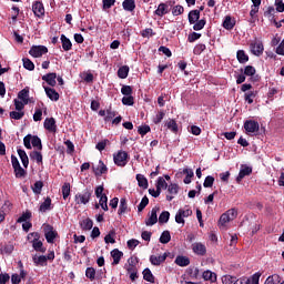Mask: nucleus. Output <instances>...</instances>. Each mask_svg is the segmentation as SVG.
Here are the masks:
<instances>
[{
  "label": "nucleus",
  "mask_w": 284,
  "mask_h": 284,
  "mask_svg": "<svg viewBox=\"0 0 284 284\" xmlns=\"http://www.w3.org/2000/svg\"><path fill=\"white\" fill-rule=\"evenodd\" d=\"M50 205H52V199L47 197L44 202L40 205L39 212H48V210H50Z\"/></svg>",
  "instance_id": "nucleus-37"
},
{
  "label": "nucleus",
  "mask_w": 284,
  "mask_h": 284,
  "mask_svg": "<svg viewBox=\"0 0 284 284\" xmlns=\"http://www.w3.org/2000/svg\"><path fill=\"white\" fill-rule=\"evenodd\" d=\"M237 61L240 63H247L250 61V57H247V54H245V51L239 50L237 51Z\"/></svg>",
  "instance_id": "nucleus-39"
},
{
  "label": "nucleus",
  "mask_w": 284,
  "mask_h": 284,
  "mask_svg": "<svg viewBox=\"0 0 284 284\" xmlns=\"http://www.w3.org/2000/svg\"><path fill=\"white\" fill-rule=\"evenodd\" d=\"M87 278H90V281H94L97 276V270L94 267H88L85 271Z\"/></svg>",
  "instance_id": "nucleus-46"
},
{
  "label": "nucleus",
  "mask_w": 284,
  "mask_h": 284,
  "mask_svg": "<svg viewBox=\"0 0 284 284\" xmlns=\"http://www.w3.org/2000/svg\"><path fill=\"white\" fill-rule=\"evenodd\" d=\"M18 155L21 160L23 168H28V165H30V160L28 159V154L23 150L19 149Z\"/></svg>",
  "instance_id": "nucleus-28"
},
{
  "label": "nucleus",
  "mask_w": 284,
  "mask_h": 284,
  "mask_svg": "<svg viewBox=\"0 0 284 284\" xmlns=\"http://www.w3.org/2000/svg\"><path fill=\"white\" fill-rule=\"evenodd\" d=\"M166 128L171 130V132H179V125L176 124V121L174 120H169L166 122Z\"/></svg>",
  "instance_id": "nucleus-45"
},
{
  "label": "nucleus",
  "mask_w": 284,
  "mask_h": 284,
  "mask_svg": "<svg viewBox=\"0 0 284 284\" xmlns=\"http://www.w3.org/2000/svg\"><path fill=\"white\" fill-rule=\"evenodd\" d=\"M29 54H31V57H34L36 59H39V57H41L42 54H48V47L45 45L32 47L29 51Z\"/></svg>",
  "instance_id": "nucleus-9"
},
{
  "label": "nucleus",
  "mask_w": 284,
  "mask_h": 284,
  "mask_svg": "<svg viewBox=\"0 0 284 284\" xmlns=\"http://www.w3.org/2000/svg\"><path fill=\"white\" fill-rule=\"evenodd\" d=\"M128 74H130V67L123 65L118 70L119 79H128Z\"/></svg>",
  "instance_id": "nucleus-31"
},
{
  "label": "nucleus",
  "mask_w": 284,
  "mask_h": 284,
  "mask_svg": "<svg viewBox=\"0 0 284 284\" xmlns=\"http://www.w3.org/2000/svg\"><path fill=\"white\" fill-rule=\"evenodd\" d=\"M214 185V176L209 175L205 178L203 186L204 187H212Z\"/></svg>",
  "instance_id": "nucleus-59"
},
{
  "label": "nucleus",
  "mask_w": 284,
  "mask_h": 284,
  "mask_svg": "<svg viewBox=\"0 0 284 284\" xmlns=\"http://www.w3.org/2000/svg\"><path fill=\"white\" fill-rule=\"evenodd\" d=\"M10 119H14V121H21L22 116H26V112L23 111H11L9 113Z\"/></svg>",
  "instance_id": "nucleus-40"
},
{
  "label": "nucleus",
  "mask_w": 284,
  "mask_h": 284,
  "mask_svg": "<svg viewBox=\"0 0 284 284\" xmlns=\"http://www.w3.org/2000/svg\"><path fill=\"white\" fill-rule=\"evenodd\" d=\"M155 14L158 17H163L164 14H168V4L160 3L158 9L155 10Z\"/></svg>",
  "instance_id": "nucleus-35"
},
{
  "label": "nucleus",
  "mask_w": 284,
  "mask_h": 284,
  "mask_svg": "<svg viewBox=\"0 0 284 284\" xmlns=\"http://www.w3.org/2000/svg\"><path fill=\"white\" fill-rule=\"evenodd\" d=\"M125 212H128V200H125V197H122L120 200L118 214H125Z\"/></svg>",
  "instance_id": "nucleus-38"
},
{
  "label": "nucleus",
  "mask_w": 284,
  "mask_h": 284,
  "mask_svg": "<svg viewBox=\"0 0 284 284\" xmlns=\"http://www.w3.org/2000/svg\"><path fill=\"white\" fill-rule=\"evenodd\" d=\"M204 281H211V283H216V273L212 271H204L202 274Z\"/></svg>",
  "instance_id": "nucleus-29"
},
{
  "label": "nucleus",
  "mask_w": 284,
  "mask_h": 284,
  "mask_svg": "<svg viewBox=\"0 0 284 284\" xmlns=\"http://www.w3.org/2000/svg\"><path fill=\"white\" fill-rule=\"evenodd\" d=\"M169 241H172V235H170V231H164L160 236V243L165 245Z\"/></svg>",
  "instance_id": "nucleus-42"
},
{
  "label": "nucleus",
  "mask_w": 284,
  "mask_h": 284,
  "mask_svg": "<svg viewBox=\"0 0 284 284\" xmlns=\"http://www.w3.org/2000/svg\"><path fill=\"white\" fill-rule=\"evenodd\" d=\"M61 41H62V48L63 50H65V52H68L69 50H72V42L64 34L61 36Z\"/></svg>",
  "instance_id": "nucleus-32"
},
{
  "label": "nucleus",
  "mask_w": 284,
  "mask_h": 284,
  "mask_svg": "<svg viewBox=\"0 0 284 284\" xmlns=\"http://www.w3.org/2000/svg\"><path fill=\"white\" fill-rule=\"evenodd\" d=\"M113 161L119 168H125L128 165V152L119 151L113 155Z\"/></svg>",
  "instance_id": "nucleus-5"
},
{
  "label": "nucleus",
  "mask_w": 284,
  "mask_h": 284,
  "mask_svg": "<svg viewBox=\"0 0 284 284\" xmlns=\"http://www.w3.org/2000/svg\"><path fill=\"white\" fill-rule=\"evenodd\" d=\"M62 195L63 199H68V196H70V183H64L62 186Z\"/></svg>",
  "instance_id": "nucleus-60"
},
{
  "label": "nucleus",
  "mask_w": 284,
  "mask_h": 284,
  "mask_svg": "<svg viewBox=\"0 0 284 284\" xmlns=\"http://www.w3.org/2000/svg\"><path fill=\"white\" fill-rule=\"evenodd\" d=\"M237 215L239 213L235 211V209H230L220 216L219 226L225 227V225H227L230 221H234V219H236Z\"/></svg>",
  "instance_id": "nucleus-3"
},
{
  "label": "nucleus",
  "mask_w": 284,
  "mask_h": 284,
  "mask_svg": "<svg viewBox=\"0 0 284 284\" xmlns=\"http://www.w3.org/2000/svg\"><path fill=\"white\" fill-rule=\"evenodd\" d=\"M170 221V212L164 211L159 216V223H168Z\"/></svg>",
  "instance_id": "nucleus-52"
},
{
  "label": "nucleus",
  "mask_w": 284,
  "mask_h": 284,
  "mask_svg": "<svg viewBox=\"0 0 284 284\" xmlns=\"http://www.w3.org/2000/svg\"><path fill=\"white\" fill-rule=\"evenodd\" d=\"M166 190L169 192L166 201H172V199L179 194V184H170Z\"/></svg>",
  "instance_id": "nucleus-15"
},
{
  "label": "nucleus",
  "mask_w": 284,
  "mask_h": 284,
  "mask_svg": "<svg viewBox=\"0 0 284 284\" xmlns=\"http://www.w3.org/2000/svg\"><path fill=\"white\" fill-rule=\"evenodd\" d=\"M175 265H179V267H187V265H190V257L179 255L175 258Z\"/></svg>",
  "instance_id": "nucleus-24"
},
{
  "label": "nucleus",
  "mask_w": 284,
  "mask_h": 284,
  "mask_svg": "<svg viewBox=\"0 0 284 284\" xmlns=\"http://www.w3.org/2000/svg\"><path fill=\"white\" fill-rule=\"evenodd\" d=\"M142 274L144 281H148L149 283H154V275L152 274V271L150 268H144Z\"/></svg>",
  "instance_id": "nucleus-34"
},
{
  "label": "nucleus",
  "mask_w": 284,
  "mask_h": 284,
  "mask_svg": "<svg viewBox=\"0 0 284 284\" xmlns=\"http://www.w3.org/2000/svg\"><path fill=\"white\" fill-rule=\"evenodd\" d=\"M95 176H101V174H105L108 172V166L103 163V161H99L98 165L93 168Z\"/></svg>",
  "instance_id": "nucleus-22"
},
{
  "label": "nucleus",
  "mask_w": 284,
  "mask_h": 284,
  "mask_svg": "<svg viewBox=\"0 0 284 284\" xmlns=\"http://www.w3.org/2000/svg\"><path fill=\"white\" fill-rule=\"evenodd\" d=\"M90 199H92V190L85 189L81 193L75 194L74 201L77 205H88Z\"/></svg>",
  "instance_id": "nucleus-2"
},
{
  "label": "nucleus",
  "mask_w": 284,
  "mask_h": 284,
  "mask_svg": "<svg viewBox=\"0 0 284 284\" xmlns=\"http://www.w3.org/2000/svg\"><path fill=\"white\" fill-rule=\"evenodd\" d=\"M18 101H22L23 103H30V90L29 89H22L18 93Z\"/></svg>",
  "instance_id": "nucleus-19"
},
{
  "label": "nucleus",
  "mask_w": 284,
  "mask_h": 284,
  "mask_svg": "<svg viewBox=\"0 0 284 284\" xmlns=\"http://www.w3.org/2000/svg\"><path fill=\"white\" fill-rule=\"evenodd\" d=\"M136 181L139 187H142L143 190H148V179L143 174H138L136 175Z\"/></svg>",
  "instance_id": "nucleus-30"
},
{
  "label": "nucleus",
  "mask_w": 284,
  "mask_h": 284,
  "mask_svg": "<svg viewBox=\"0 0 284 284\" xmlns=\"http://www.w3.org/2000/svg\"><path fill=\"white\" fill-rule=\"evenodd\" d=\"M275 52L276 54H280V57H284V39L281 41Z\"/></svg>",
  "instance_id": "nucleus-63"
},
{
  "label": "nucleus",
  "mask_w": 284,
  "mask_h": 284,
  "mask_svg": "<svg viewBox=\"0 0 284 284\" xmlns=\"http://www.w3.org/2000/svg\"><path fill=\"white\" fill-rule=\"evenodd\" d=\"M44 236L47 239V243H54L57 239V231L50 225L44 226Z\"/></svg>",
  "instance_id": "nucleus-11"
},
{
  "label": "nucleus",
  "mask_w": 284,
  "mask_h": 284,
  "mask_svg": "<svg viewBox=\"0 0 284 284\" xmlns=\"http://www.w3.org/2000/svg\"><path fill=\"white\" fill-rule=\"evenodd\" d=\"M192 251L197 255V256H205L207 254V247H205V244L201 242H195L192 244Z\"/></svg>",
  "instance_id": "nucleus-10"
},
{
  "label": "nucleus",
  "mask_w": 284,
  "mask_h": 284,
  "mask_svg": "<svg viewBox=\"0 0 284 284\" xmlns=\"http://www.w3.org/2000/svg\"><path fill=\"white\" fill-rule=\"evenodd\" d=\"M121 93L124 94V97H132V87L123 85L121 89Z\"/></svg>",
  "instance_id": "nucleus-62"
},
{
  "label": "nucleus",
  "mask_w": 284,
  "mask_h": 284,
  "mask_svg": "<svg viewBox=\"0 0 284 284\" xmlns=\"http://www.w3.org/2000/svg\"><path fill=\"white\" fill-rule=\"evenodd\" d=\"M42 81H45L48 85H51V88H54V85H57V73H48L43 75Z\"/></svg>",
  "instance_id": "nucleus-18"
},
{
  "label": "nucleus",
  "mask_w": 284,
  "mask_h": 284,
  "mask_svg": "<svg viewBox=\"0 0 284 284\" xmlns=\"http://www.w3.org/2000/svg\"><path fill=\"white\" fill-rule=\"evenodd\" d=\"M80 225L82 227V230H92V226L94 225V223L92 222V220L90 219H85L82 222H80Z\"/></svg>",
  "instance_id": "nucleus-43"
},
{
  "label": "nucleus",
  "mask_w": 284,
  "mask_h": 284,
  "mask_svg": "<svg viewBox=\"0 0 284 284\" xmlns=\"http://www.w3.org/2000/svg\"><path fill=\"white\" fill-rule=\"evenodd\" d=\"M32 237H33V240L31 241V243H32L33 250H36V252H41L42 254H45L47 248L43 247V242H41V240H39L40 239L39 233L33 232L28 235V239H32Z\"/></svg>",
  "instance_id": "nucleus-4"
},
{
  "label": "nucleus",
  "mask_w": 284,
  "mask_h": 284,
  "mask_svg": "<svg viewBox=\"0 0 284 284\" xmlns=\"http://www.w3.org/2000/svg\"><path fill=\"white\" fill-rule=\"evenodd\" d=\"M244 130L246 134H256L261 130L260 124L254 120H246L244 122Z\"/></svg>",
  "instance_id": "nucleus-6"
},
{
  "label": "nucleus",
  "mask_w": 284,
  "mask_h": 284,
  "mask_svg": "<svg viewBox=\"0 0 284 284\" xmlns=\"http://www.w3.org/2000/svg\"><path fill=\"white\" fill-rule=\"evenodd\" d=\"M160 210L161 209L159 206H155L151 210V212L149 213V217L145 220V225L152 226L159 223V216L156 214H159Z\"/></svg>",
  "instance_id": "nucleus-7"
},
{
  "label": "nucleus",
  "mask_w": 284,
  "mask_h": 284,
  "mask_svg": "<svg viewBox=\"0 0 284 284\" xmlns=\"http://www.w3.org/2000/svg\"><path fill=\"white\" fill-rule=\"evenodd\" d=\"M252 6H251V11H250V17H256L258 14V10H261V0H251Z\"/></svg>",
  "instance_id": "nucleus-25"
},
{
  "label": "nucleus",
  "mask_w": 284,
  "mask_h": 284,
  "mask_svg": "<svg viewBox=\"0 0 284 284\" xmlns=\"http://www.w3.org/2000/svg\"><path fill=\"white\" fill-rule=\"evenodd\" d=\"M122 7L126 12H134V8H136V0H124Z\"/></svg>",
  "instance_id": "nucleus-26"
},
{
  "label": "nucleus",
  "mask_w": 284,
  "mask_h": 284,
  "mask_svg": "<svg viewBox=\"0 0 284 284\" xmlns=\"http://www.w3.org/2000/svg\"><path fill=\"white\" fill-rule=\"evenodd\" d=\"M34 194H41V190H43V182L37 181L32 186Z\"/></svg>",
  "instance_id": "nucleus-50"
},
{
  "label": "nucleus",
  "mask_w": 284,
  "mask_h": 284,
  "mask_svg": "<svg viewBox=\"0 0 284 284\" xmlns=\"http://www.w3.org/2000/svg\"><path fill=\"white\" fill-rule=\"evenodd\" d=\"M199 19H201V11L192 10L191 12H189V22L191 24L196 23V21H199Z\"/></svg>",
  "instance_id": "nucleus-27"
},
{
  "label": "nucleus",
  "mask_w": 284,
  "mask_h": 284,
  "mask_svg": "<svg viewBox=\"0 0 284 284\" xmlns=\"http://www.w3.org/2000/svg\"><path fill=\"white\" fill-rule=\"evenodd\" d=\"M203 28H205V20H197L194 26H193V30L199 31V30H203Z\"/></svg>",
  "instance_id": "nucleus-58"
},
{
  "label": "nucleus",
  "mask_w": 284,
  "mask_h": 284,
  "mask_svg": "<svg viewBox=\"0 0 284 284\" xmlns=\"http://www.w3.org/2000/svg\"><path fill=\"white\" fill-rule=\"evenodd\" d=\"M32 261H33L34 265H37V266L40 265L41 267H43L48 263V257L45 255H33Z\"/></svg>",
  "instance_id": "nucleus-21"
},
{
  "label": "nucleus",
  "mask_w": 284,
  "mask_h": 284,
  "mask_svg": "<svg viewBox=\"0 0 284 284\" xmlns=\"http://www.w3.org/2000/svg\"><path fill=\"white\" fill-rule=\"evenodd\" d=\"M184 10L185 9L183 8V6H175L172 9V14H173V17H179V16L183 14Z\"/></svg>",
  "instance_id": "nucleus-55"
},
{
  "label": "nucleus",
  "mask_w": 284,
  "mask_h": 284,
  "mask_svg": "<svg viewBox=\"0 0 284 284\" xmlns=\"http://www.w3.org/2000/svg\"><path fill=\"white\" fill-rule=\"evenodd\" d=\"M281 283V276L277 274L271 275L266 278L264 284H278Z\"/></svg>",
  "instance_id": "nucleus-41"
},
{
  "label": "nucleus",
  "mask_w": 284,
  "mask_h": 284,
  "mask_svg": "<svg viewBox=\"0 0 284 284\" xmlns=\"http://www.w3.org/2000/svg\"><path fill=\"white\" fill-rule=\"evenodd\" d=\"M235 26V22L232 20V17L226 16L223 22V28H225V30H232Z\"/></svg>",
  "instance_id": "nucleus-36"
},
{
  "label": "nucleus",
  "mask_w": 284,
  "mask_h": 284,
  "mask_svg": "<svg viewBox=\"0 0 284 284\" xmlns=\"http://www.w3.org/2000/svg\"><path fill=\"white\" fill-rule=\"evenodd\" d=\"M244 74L246 77H254V74H256V69L254 67H252V65H246L244 68Z\"/></svg>",
  "instance_id": "nucleus-53"
},
{
  "label": "nucleus",
  "mask_w": 284,
  "mask_h": 284,
  "mask_svg": "<svg viewBox=\"0 0 284 284\" xmlns=\"http://www.w3.org/2000/svg\"><path fill=\"white\" fill-rule=\"evenodd\" d=\"M183 174H186L184 179L185 185H190V183H192V176H194V171H192L191 169H184Z\"/></svg>",
  "instance_id": "nucleus-33"
},
{
  "label": "nucleus",
  "mask_w": 284,
  "mask_h": 284,
  "mask_svg": "<svg viewBox=\"0 0 284 284\" xmlns=\"http://www.w3.org/2000/svg\"><path fill=\"white\" fill-rule=\"evenodd\" d=\"M222 283L223 284H234V283H236V277H234L232 275H224V276H222Z\"/></svg>",
  "instance_id": "nucleus-51"
},
{
  "label": "nucleus",
  "mask_w": 284,
  "mask_h": 284,
  "mask_svg": "<svg viewBox=\"0 0 284 284\" xmlns=\"http://www.w3.org/2000/svg\"><path fill=\"white\" fill-rule=\"evenodd\" d=\"M250 48L252 54H254L255 57H261V54H263V51L265 50V48L263 47V42L260 40L252 41Z\"/></svg>",
  "instance_id": "nucleus-8"
},
{
  "label": "nucleus",
  "mask_w": 284,
  "mask_h": 284,
  "mask_svg": "<svg viewBox=\"0 0 284 284\" xmlns=\"http://www.w3.org/2000/svg\"><path fill=\"white\" fill-rule=\"evenodd\" d=\"M22 61H23V68H26V70H30V71L34 70V63L30 59L26 58Z\"/></svg>",
  "instance_id": "nucleus-56"
},
{
  "label": "nucleus",
  "mask_w": 284,
  "mask_h": 284,
  "mask_svg": "<svg viewBox=\"0 0 284 284\" xmlns=\"http://www.w3.org/2000/svg\"><path fill=\"white\" fill-rule=\"evenodd\" d=\"M136 265H139V257L131 256L124 265V270L126 272H135L139 270Z\"/></svg>",
  "instance_id": "nucleus-12"
},
{
  "label": "nucleus",
  "mask_w": 284,
  "mask_h": 284,
  "mask_svg": "<svg viewBox=\"0 0 284 284\" xmlns=\"http://www.w3.org/2000/svg\"><path fill=\"white\" fill-rule=\"evenodd\" d=\"M32 10L36 17H43V14H45V8H43L42 2L33 3Z\"/></svg>",
  "instance_id": "nucleus-17"
},
{
  "label": "nucleus",
  "mask_w": 284,
  "mask_h": 284,
  "mask_svg": "<svg viewBox=\"0 0 284 284\" xmlns=\"http://www.w3.org/2000/svg\"><path fill=\"white\" fill-rule=\"evenodd\" d=\"M168 182H165V179L159 178L156 183V189L161 192V190H168Z\"/></svg>",
  "instance_id": "nucleus-44"
},
{
  "label": "nucleus",
  "mask_w": 284,
  "mask_h": 284,
  "mask_svg": "<svg viewBox=\"0 0 284 284\" xmlns=\"http://www.w3.org/2000/svg\"><path fill=\"white\" fill-rule=\"evenodd\" d=\"M47 97L50 99V101H58L59 100V92L52 88H48L43 85Z\"/></svg>",
  "instance_id": "nucleus-20"
},
{
  "label": "nucleus",
  "mask_w": 284,
  "mask_h": 284,
  "mask_svg": "<svg viewBox=\"0 0 284 284\" xmlns=\"http://www.w3.org/2000/svg\"><path fill=\"white\" fill-rule=\"evenodd\" d=\"M148 203H150V200L148 199V196H144L138 205V212H143V210L148 207Z\"/></svg>",
  "instance_id": "nucleus-49"
},
{
  "label": "nucleus",
  "mask_w": 284,
  "mask_h": 284,
  "mask_svg": "<svg viewBox=\"0 0 284 284\" xmlns=\"http://www.w3.org/2000/svg\"><path fill=\"white\" fill-rule=\"evenodd\" d=\"M250 174H252V168L247 166V165H242L240 173L236 178V182L241 183L243 181V179H245V176H250Z\"/></svg>",
  "instance_id": "nucleus-13"
},
{
  "label": "nucleus",
  "mask_w": 284,
  "mask_h": 284,
  "mask_svg": "<svg viewBox=\"0 0 284 284\" xmlns=\"http://www.w3.org/2000/svg\"><path fill=\"white\" fill-rule=\"evenodd\" d=\"M254 97H256V92L250 91L244 94V99L248 104L254 103Z\"/></svg>",
  "instance_id": "nucleus-48"
},
{
  "label": "nucleus",
  "mask_w": 284,
  "mask_h": 284,
  "mask_svg": "<svg viewBox=\"0 0 284 284\" xmlns=\"http://www.w3.org/2000/svg\"><path fill=\"white\" fill-rule=\"evenodd\" d=\"M123 105H134V98L132 95H126L122 98Z\"/></svg>",
  "instance_id": "nucleus-61"
},
{
  "label": "nucleus",
  "mask_w": 284,
  "mask_h": 284,
  "mask_svg": "<svg viewBox=\"0 0 284 284\" xmlns=\"http://www.w3.org/2000/svg\"><path fill=\"white\" fill-rule=\"evenodd\" d=\"M99 205L104 210V212H108V195L100 197Z\"/></svg>",
  "instance_id": "nucleus-54"
},
{
  "label": "nucleus",
  "mask_w": 284,
  "mask_h": 284,
  "mask_svg": "<svg viewBox=\"0 0 284 284\" xmlns=\"http://www.w3.org/2000/svg\"><path fill=\"white\" fill-rule=\"evenodd\" d=\"M23 143H24V148H27V150H32L33 148H38V150H43V145L41 144V139H39V136L37 135H26L23 139Z\"/></svg>",
  "instance_id": "nucleus-1"
},
{
  "label": "nucleus",
  "mask_w": 284,
  "mask_h": 284,
  "mask_svg": "<svg viewBox=\"0 0 284 284\" xmlns=\"http://www.w3.org/2000/svg\"><path fill=\"white\" fill-rule=\"evenodd\" d=\"M32 217V213L30 212H26L23 213L18 220H17V223H26L28 222L29 219Z\"/></svg>",
  "instance_id": "nucleus-57"
},
{
  "label": "nucleus",
  "mask_w": 284,
  "mask_h": 284,
  "mask_svg": "<svg viewBox=\"0 0 284 284\" xmlns=\"http://www.w3.org/2000/svg\"><path fill=\"white\" fill-rule=\"evenodd\" d=\"M111 256L113 258L112 265H119V263H121V258H123V252L115 248L111 251Z\"/></svg>",
  "instance_id": "nucleus-23"
},
{
  "label": "nucleus",
  "mask_w": 284,
  "mask_h": 284,
  "mask_svg": "<svg viewBox=\"0 0 284 284\" xmlns=\"http://www.w3.org/2000/svg\"><path fill=\"white\" fill-rule=\"evenodd\" d=\"M44 129L49 132H57V121L54 118H47L44 120Z\"/></svg>",
  "instance_id": "nucleus-16"
},
{
  "label": "nucleus",
  "mask_w": 284,
  "mask_h": 284,
  "mask_svg": "<svg viewBox=\"0 0 284 284\" xmlns=\"http://www.w3.org/2000/svg\"><path fill=\"white\" fill-rule=\"evenodd\" d=\"M166 258H168V253H164L162 255H151L150 263L152 265H161V263H165Z\"/></svg>",
  "instance_id": "nucleus-14"
},
{
  "label": "nucleus",
  "mask_w": 284,
  "mask_h": 284,
  "mask_svg": "<svg viewBox=\"0 0 284 284\" xmlns=\"http://www.w3.org/2000/svg\"><path fill=\"white\" fill-rule=\"evenodd\" d=\"M14 106H16V110L18 112H23V108H26V105H28V103L21 101V100H18V99H14Z\"/></svg>",
  "instance_id": "nucleus-47"
},
{
  "label": "nucleus",
  "mask_w": 284,
  "mask_h": 284,
  "mask_svg": "<svg viewBox=\"0 0 284 284\" xmlns=\"http://www.w3.org/2000/svg\"><path fill=\"white\" fill-rule=\"evenodd\" d=\"M276 11L284 12V3L283 0H275Z\"/></svg>",
  "instance_id": "nucleus-64"
}]
</instances>
